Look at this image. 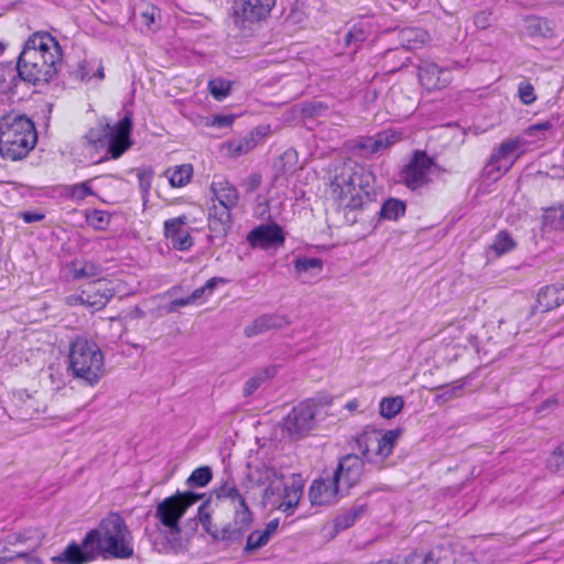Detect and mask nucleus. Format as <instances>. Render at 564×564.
Returning a JSON list of instances; mask_svg holds the SVG:
<instances>
[{"label":"nucleus","mask_w":564,"mask_h":564,"mask_svg":"<svg viewBox=\"0 0 564 564\" xmlns=\"http://www.w3.org/2000/svg\"><path fill=\"white\" fill-rule=\"evenodd\" d=\"M152 175L153 172L150 169H142L138 171L140 187L143 192H148L150 189Z\"/></svg>","instance_id":"obj_55"},{"label":"nucleus","mask_w":564,"mask_h":564,"mask_svg":"<svg viewBox=\"0 0 564 564\" xmlns=\"http://www.w3.org/2000/svg\"><path fill=\"white\" fill-rule=\"evenodd\" d=\"M437 390L440 393L435 395V401L440 404L446 403L463 395L464 382L459 380L452 384L441 386Z\"/></svg>","instance_id":"obj_34"},{"label":"nucleus","mask_w":564,"mask_h":564,"mask_svg":"<svg viewBox=\"0 0 564 564\" xmlns=\"http://www.w3.org/2000/svg\"><path fill=\"white\" fill-rule=\"evenodd\" d=\"M212 478V468L208 466H202L192 471V474L186 479V485L189 488L205 487L210 482Z\"/></svg>","instance_id":"obj_37"},{"label":"nucleus","mask_w":564,"mask_h":564,"mask_svg":"<svg viewBox=\"0 0 564 564\" xmlns=\"http://www.w3.org/2000/svg\"><path fill=\"white\" fill-rule=\"evenodd\" d=\"M192 166L189 164H183L175 166L169 176L170 184L173 187H182L186 185L192 177Z\"/></svg>","instance_id":"obj_40"},{"label":"nucleus","mask_w":564,"mask_h":564,"mask_svg":"<svg viewBox=\"0 0 564 564\" xmlns=\"http://www.w3.org/2000/svg\"><path fill=\"white\" fill-rule=\"evenodd\" d=\"M12 541L10 544L12 547L9 549V551L15 553L18 556H23L25 554V551L33 550L39 545L37 540H33L30 536H28L25 533H15L12 535Z\"/></svg>","instance_id":"obj_33"},{"label":"nucleus","mask_w":564,"mask_h":564,"mask_svg":"<svg viewBox=\"0 0 564 564\" xmlns=\"http://www.w3.org/2000/svg\"><path fill=\"white\" fill-rule=\"evenodd\" d=\"M435 163L424 151H415L401 172V181L412 189H419L431 182V172Z\"/></svg>","instance_id":"obj_11"},{"label":"nucleus","mask_w":564,"mask_h":564,"mask_svg":"<svg viewBox=\"0 0 564 564\" xmlns=\"http://www.w3.org/2000/svg\"><path fill=\"white\" fill-rule=\"evenodd\" d=\"M518 91L524 105H530L535 100L534 88L531 84L524 82L520 83Z\"/></svg>","instance_id":"obj_52"},{"label":"nucleus","mask_w":564,"mask_h":564,"mask_svg":"<svg viewBox=\"0 0 564 564\" xmlns=\"http://www.w3.org/2000/svg\"><path fill=\"white\" fill-rule=\"evenodd\" d=\"M86 221L98 230H104L110 221V215L105 210L94 209L86 213Z\"/></svg>","instance_id":"obj_44"},{"label":"nucleus","mask_w":564,"mask_h":564,"mask_svg":"<svg viewBox=\"0 0 564 564\" xmlns=\"http://www.w3.org/2000/svg\"><path fill=\"white\" fill-rule=\"evenodd\" d=\"M375 139L378 152H380L394 144L399 140V137L392 131H381L375 135Z\"/></svg>","instance_id":"obj_49"},{"label":"nucleus","mask_w":564,"mask_h":564,"mask_svg":"<svg viewBox=\"0 0 564 564\" xmlns=\"http://www.w3.org/2000/svg\"><path fill=\"white\" fill-rule=\"evenodd\" d=\"M62 63V48L48 32L33 33L20 53L17 69L24 82L47 83L58 72Z\"/></svg>","instance_id":"obj_2"},{"label":"nucleus","mask_w":564,"mask_h":564,"mask_svg":"<svg viewBox=\"0 0 564 564\" xmlns=\"http://www.w3.org/2000/svg\"><path fill=\"white\" fill-rule=\"evenodd\" d=\"M234 122V117L231 116H215L212 120V126L213 127H217V128H226V127H229L231 126V123Z\"/></svg>","instance_id":"obj_57"},{"label":"nucleus","mask_w":564,"mask_h":564,"mask_svg":"<svg viewBox=\"0 0 564 564\" xmlns=\"http://www.w3.org/2000/svg\"><path fill=\"white\" fill-rule=\"evenodd\" d=\"M256 147V140L253 137H245L242 139L231 141L228 145L231 154L239 156L247 154Z\"/></svg>","instance_id":"obj_46"},{"label":"nucleus","mask_w":564,"mask_h":564,"mask_svg":"<svg viewBox=\"0 0 564 564\" xmlns=\"http://www.w3.org/2000/svg\"><path fill=\"white\" fill-rule=\"evenodd\" d=\"M220 534H215L216 540H238L240 543L245 542V552L251 553L265 545L270 539V531H218Z\"/></svg>","instance_id":"obj_18"},{"label":"nucleus","mask_w":564,"mask_h":564,"mask_svg":"<svg viewBox=\"0 0 564 564\" xmlns=\"http://www.w3.org/2000/svg\"><path fill=\"white\" fill-rule=\"evenodd\" d=\"M346 492L338 484L334 475H325L315 479L308 491L310 501L313 506H325L335 503Z\"/></svg>","instance_id":"obj_14"},{"label":"nucleus","mask_w":564,"mask_h":564,"mask_svg":"<svg viewBox=\"0 0 564 564\" xmlns=\"http://www.w3.org/2000/svg\"><path fill=\"white\" fill-rule=\"evenodd\" d=\"M131 539L126 531H89L79 542L69 543L52 557L56 564H86L98 555L127 558L132 555Z\"/></svg>","instance_id":"obj_1"},{"label":"nucleus","mask_w":564,"mask_h":564,"mask_svg":"<svg viewBox=\"0 0 564 564\" xmlns=\"http://www.w3.org/2000/svg\"><path fill=\"white\" fill-rule=\"evenodd\" d=\"M262 183V176L259 173H252L240 183V186L246 193H252L257 191Z\"/></svg>","instance_id":"obj_51"},{"label":"nucleus","mask_w":564,"mask_h":564,"mask_svg":"<svg viewBox=\"0 0 564 564\" xmlns=\"http://www.w3.org/2000/svg\"><path fill=\"white\" fill-rule=\"evenodd\" d=\"M247 241L252 248L276 249L284 245L285 236L276 223L261 224L249 231Z\"/></svg>","instance_id":"obj_15"},{"label":"nucleus","mask_w":564,"mask_h":564,"mask_svg":"<svg viewBox=\"0 0 564 564\" xmlns=\"http://www.w3.org/2000/svg\"><path fill=\"white\" fill-rule=\"evenodd\" d=\"M366 40V34L361 28L354 26L346 35H345V44L350 46L352 44L357 45L358 43H362Z\"/></svg>","instance_id":"obj_53"},{"label":"nucleus","mask_w":564,"mask_h":564,"mask_svg":"<svg viewBox=\"0 0 564 564\" xmlns=\"http://www.w3.org/2000/svg\"><path fill=\"white\" fill-rule=\"evenodd\" d=\"M516 246L517 243L511 235L506 230H501L495 236L489 250L494 252L496 257H500L513 250Z\"/></svg>","instance_id":"obj_30"},{"label":"nucleus","mask_w":564,"mask_h":564,"mask_svg":"<svg viewBox=\"0 0 564 564\" xmlns=\"http://www.w3.org/2000/svg\"><path fill=\"white\" fill-rule=\"evenodd\" d=\"M68 371L88 386H95L105 373L104 354L99 346L84 337H77L69 347Z\"/></svg>","instance_id":"obj_6"},{"label":"nucleus","mask_w":564,"mask_h":564,"mask_svg":"<svg viewBox=\"0 0 564 564\" xmlns=\"http://www.w3.org/2000/svg\"><path fill=\"white\" fill-rule=\"evenodd\" d=\"M186 223V216L171 218L164 223L165 237L170 240L173 248L182 251L188 250L193 246V237L185 228Z\"/></svg>","instance_id":"obj_20"},{"label":"nucleus","mask_w":564,"mask_h":564,"mask_svg":"<svg viewBox=\"0 0 564 564\" xmlns=\"http://www.w3.org/2000/svg\"><path fill=\"white\" fill-rule=\"evenodd\" d=\"M37 134L33 121L24 115L0 118V155L10 161L25 158L34 148Z\"/></svg>","instance_id":"obj_5"},{"label":"nucleus","mask_w":564,"mask_h":564,"mask_svg":"<svg viewBox=\"0 0 564 564\" xmlns=\"http://www.w3.org/2000/svg\"><path fill=\"white\" fill-rule=\"evenodd\" d=\"M419 79L427 90L445 88L452 82L448 67L440 66L433 61L424 59L417 66Z\"/></svg>","instance_id":"obj_17"},{"label":"nucleus","mask_w":564,"mask_h":564,"mask_svg":"<svg viewBox=\"0 0 564 564\" xmlns=\"http://www.w3.org/2000/svg\"><path fill=\"white\" fill-rule=\"evenodd\" d=\"M69 271L74 279H88L98 276L102 269L93 261H74Z\"/></svg>","instance_id":"obj_27"},{"label":"nucleus","mask_w":564,"mask_h":564,"mask_svg":"<svg viewBox=\"0 0 564 564\" xmlns=\"http://www.w3.org/2000/svg\"><path fill=\"white\" fill-rule=\"evenodd\" d=\"M203 499H205V494L177 490L158 502L154 517L166 529H180V521L187 510Z\"/></svg>","instance_id":"obj_7"},{"label":"nucleus","mask_w":564,"mask_h":564,"mask_svg":"<svg viewBox=\"0 0 564 564\" xmlns=\"http://www.w3.org/2000/svg\"><path fill=\"white\" fill-rule=\"evenodd\" d=\"M21 217L25 223L30 224V223L41 221L44 218V215L39 214V213H32V212H23V213H21Z\"/></svg>","instance_id":"obj_61"},{"label":"nucleus","mask_w":564,"mask_h":564,"mask_svg":"<svg viewBox=\"0 0 564 564\" xmlns=\"http://www.w3.org/2000/svg\"><path fill=\"white\" fill-rule=\"evenodd\" d=\"M425 31L416 28H405L399 32V41L406 50H414L427 41Z\"/></svg>","instance_id":"obj_26"},{"label":"nucleus","mask_w":564,"mask_h":564,"mask_svg":"<svg viewBox=\"0 0 564 564\" xmlns=\"http://www.w3.org/2000/svg\"><path fill=\"white\" fill-rule=\"evenodd\" d=\"M227 282L226 279L224 278H219V276H214L212 279H209L204 285L203 288L205 289V292L210 294L215 288L219 284H225Z\"/></svg>","instance_id":"obj_60"},{"label":"nucleus","mask_w":564,"mask_h":564,"mask_svg":"<svg viewBox=\"0 0 564 564\" xmlns=\"http://www.w3.org/2000/svg\"><path fill=\"white\" fill-rule=\"evenodd\" d=\"M160 15L159 9L151 7L147 8L144 11L141 12V19L142 22L151 28L152 24L155 23L156 18Z\"/></svg>","instance_id":"obj_56"},{"label":"nucleus","mask_w":564,"mask_h":564,"mask_svg":"<svg viewBox=\"0 0 564 564\" xmlns=\"http://www.w3.org/2000/svg\"><path fill=\"white\" fill-rule=\"evenodd\" d=\"M552 124L549 121L535 123L529 127L528 132L532 134L534 131H545L551 129Z\"/></svg>","instance_id":"obj_62"},{"label":"nucleus","mask_w":564,"mask_h":564,"mask_svg":"<svg viewBox=\"0 0 564 564\" xmlns=\"http://www.w3.org/2000/svg\"><path fill=\"white\" fill-rule=\"evenodd\" d=\"M250 478L258 487L263 488V505L284 512L294 508L303 494V482L301 479H293L288 485L281 474L265 465L257 467L250 474Z\"/></svg>","instance_id":"obj_3"},{"label":"nucleus","mask_w":564,"mask_h":564,"mask_svg":"<svg viewBox=\"0 0 564 564\" xmlns=\"http://www.w3.org/2000/svg\"><path fill=\"white\" fill-rule=\"evenodd\" d=\"M400 434V429L389 430L383 434L378 432V457H380L381 460L387 458L392 453L394 444Z\"/></svg>","instance_id":"obj_29"},{"label":"nucleus","mask_w":564,"mask_h":564,"mask_svg":"<svg viewBox=\"0 0 564 564\" xmlns=\"http://www.w3.org/2000/svg\"><path fill=\"white\" fill-rule=\"evenodd\" d=\"M210 191L220 206L236 208L239 203L238 189L224 177H215Z\"/></svg>","instance_id":"obj_21"},{"label":"nucleus","mask_w":564,"mask_h":564,"mask_svg":"<svg viewBox=\"0 0 564 564\" xmlns=\"http://www.w3.org/2000/svg\"><path fill=\"white\" fill-rule=\"evenodd\" d=\"M542 230L544 232L564 230V206L550 207L543 212Z\"/></svg>","instance_id":"obj_25"},{"label":"nucleus","mask_w":564,"mask_h":564,"mask_svg":"<svg viewBox=\"0 0 564 564\" xmlns=\"http://www.w3.org/2000/svg\"><path fill=\"white\" fill-rule=\"evenodd\" d=\"M378 431L364 433L357 438V447L361 452L362 456L371 462V454L378 456Z\"/></svg>","instance_id":"obj_28"},{"label":"nucleus","mask_w":564,"mask_h":564,"mask_svg":"<svg viewBox=\"0 0 564 564\" xmlns=\"http://www.w3.org/2000/svg\"><path fill=\"white\" fill-rule=\"evenodd\" d=\"M404 405L402 397L383 398L380 402V414L386 419H392L400 413Z\"/></svg>","instance_id":"obj_36"},{"label":"nucleus","mask_w":564,"mask_h":564,"mask_svg":"<svg viewBox=\"0 0 564 564\" xmlns=\"http://www.w3.org/2000/svg\"><path fill=\"white\" fill-rule=\"evenodd\" d=\"M132 129L130 116H124L117 124L100 123V130L91 129L86 138L90 143L108 141V152L118 159L130 145L129 137Z\"/></svg>","instance_id":"obj_8"},{"label":"nucleus","mask_w":564,"mask_h":564,"mask_svg":"<svg viewBox=\"0 0 564 564\" xmlns=\"http://www.w3.org/2000/svg\"><path fill=\"white\" fill-rule=\"evenodd\" d=\"M405 213V204L397 198H390L383 203L380 216L389 220H397Z\"/></svg>","instance_id":"obj_35"},{"label":"nucleus","mask_w":564,"mask_h":564,"mask_svg":"<svg viewBox=\"0 0 564 564\" xmlns=\"http://www.w3.org/2000/svg\"><path fill=\"white\" fill-rule=\"evenodd\" d=\"M206 294L205 289L198 288L195 291L192 292V294L188 296V300L191 304L195 303L196 301L200 300Z\"/></svg>","instance_id":"obj_64"},{"label":"nucleus","mask_w":564,"mask_h":564,"mask_svg":"<svg viewBox=\"0 0 564 564\" xmlns=\"http://www.w3.org/2000/svg\"><path fill=\"white\" fill-rule=\"evenodd\" d=\"M372 181L373 176L365 167L347 163L335 174L330 183V194L341 207L355 210L369 198Z\"/></svg>","instance_id":"obj_4"},{"label":"nucleus","mask_w":564,"mask_h":564,"mask_svg":"<svg viewBox=\"0 0 564 564\" xmlns=\"http://www.w3.org/2000/svg\"><path fill=\"white\" fill-rule=\"evenodd\" d=\"M235 522L240 527V529L243 527H249L252 523V514L245 499L240 500L236 507Z\"/></svg>","instance_id":"obj_48"},{"label":"nucleus","mask_w":564,"mask_h":564,"mask_svg":"<svg viewBox=\"0 0 564 564\" xmlns=\"http://www.w3.org/2000/svg\"><path fill=\"white\" fill-rule=\"evenodd\" d=\"M323 262L318 258H299L294 262L297 273H318L322 271Z\"/></svg>","instance_id":"obj_43"},{"label":"nucleus","mask_w":564,"mask_h":564,"mask_svg":"<svg viewBox=\"0 0 564 564\" xmlns=\"http://www.w3.org/2000/svg\"><path fill=\"white\" fill-rule=\"evenodd\" d=\"M364 466V458L355 454H347L339 460L333 475L346 494L360 481Z\"/></svg>","instance_id":"obj_16"},{"label":"nucleus","mask_w":564,"mask_h":564,"mask_svg":"<svg viewBox=\"0 0 564 564\" xmlns=\"http://www.w3.org/2000/svg\"><path fill=\"white\" fill-rule=\"evenodd\" d=\"M224 206H214L209 210L208 228L217 237H225L232 225L231 210Z\"/></svg>","instance_id":"obj_23"},{"label":"nucleus","mask_w":564,"mask_h":564,"mask_svg":"<svg viewBox=\"0 0 564 564\" xmlns=\"http://www.w3.org/2000/svg\"><path fill=\"white\" fill-rule=\"evenodd\" d=\"M90 183H91V180H88V181H85L82 183L69 185L65 189L66 195L69 198H72L74 200H78V202L85 199L88 196H93V195H95V193L90 186Z\"/></svg>","instance_id":"obj_41"},{"label":"nucleus","mask_w":564,"mask_h":564,"mask_svg":"<svg viewBox=\"0 0 564 564\" xmlns=\"http://www.w3.org/2000/svg\"><path fill=\"white\" fill-rule=\"evenodd\" d=\"M93 70L94 66L90 65V63L84 61L83 63L78 64L76 69H74L73 75L76 79L80 82H88L93 77H97L98 79L104 78V67L101 64L98 65L95 73H93Z\"/></svg>","instance_id":"obj_38"},{"label":"nucleus","mask_w":564,"mask_h":564,"mask_svg":"<svg viewBox=\"0 0 564 564\" xmlns=\"http://www.w3.org/2000/svg\"><path fill=\"white\" fill-rule=\"evenodd\" d=\"M520 141L518 139H509L503 141L497 150H495L484 167L487 177L498 180L503 173L510 170L516 158L514 152L519 149Z\"/></svg>","instance_id":"obj_13"},{"label":"nucleus","mask_w":564,"mask_h":564,"mask_svg":"<svg viewBox=\"0 0 564 564\" xmlns=\"http://www.w3.org/2000/svg\"><path fill=\"white\" fill-rule=\"evenodd\" d=\"M357 148L370 154L378 153L375 135L361 138L357 143Z\"/></svg>","instance_id":"obj_54"},{"label":"nucleus","mask_w":564,"mask_h":564,"mask_svg":"<svg viewBox=\"0 0 564 564\" xmlns=\"http://www.w3.org/2000/svg\"><path fill=\"white\" fill-rule=\"evenodd\" d=\"M275 0H232V18L237 25L254 23L267 19Z\"/></svg>","instance_id":"obj_12"},{"label":"nucleus","mask_w":564,"mask_h":564,"mask_svg":"<svg viewBox=\"0 0 564 564\" xmlns=\"http://www.w3.org/2000/svg\"><path fill=\"white\" fill-rule=\"evenodd\" d=\"M275 373L274 369L265 368L256 372L243 386V395L251 397L260 386Z\"/></svg>","instance_id":"obj_32"},{"label":"nucleus","mask_w":564,"mask_h":564,"mask_svg":"<svg viewBox=\"0 0 564 564\" xmlns=\"http://www.w3.org/2000/svg\"><path fill=\"white\" fill-rule=\"evenodd\" d=\"M366 513L365 506L354 507L350 510L344 511L335 519V529H349L357 524V519Z\"/></svg>","instance_id":"obj_31"},{"label":"nucleus","mask_w":564,"mask_h":564,"mask_svg":"<svg viewBox=\"0 0 564 564\" xmlns=\"http://www.w3.org/2000/svg\"><path fill=\"white\" fill-rule=\"evenodd\" d=\"M546 467L552 473H558L564 468V441L552 452Z\"/></svg>","instance_id":"obj_47"},{"label":"nucleus","mask_w":564,"mask_h":564,"mask_svg":"<svg viewBox=\"0 0 564 564\" xmlns=\"http://www.w3.org/2000/svg\"><path fill=\"white\" fill-rule=\"evenodd\" d=\"M208 88H209L210 95L215 99L223 100L224 98H226L229 95L231 84L228 80H225L221 78H216V79L209 80Z\"/></svg>","instance_id":"obj_45"},{"label":"nucleus","mask_w":564,"mask_h":564,"mask_svg":"<svg viewBox=\"0 0 564 564\" xmlns=\"http://www.w3.org/2000/svg\"><path fill=\"white\" fill-rule=\"evenodd\" d=\"M317 411L318 404L314 400H304L284 417V431L292 438L304 437L315 426Z\"/></svg>","instance_id":"obj_10"},{"label":"nucleus","mask_w":564,"mask_h":564,"mask_svg":"<svg viewBox=\"0 0 564 564\" xmlns=\"http://www.w3.org/2000/svg\"><path fill=\"white\" fill-rule=\"evenodd\" d=\"M414 553L416 564H478L471 553L457 544H441Z\"/></svg>","instance_id":"obj_9"},{"label":"nucleus","mask_w":564,"mask_h":564,"mask_svg":"<svg viewBox=\"0 0 564 564\" xmlns=\"http://www.w3.org/2000/svg\"><path fill=\"white\" fill-rule=\"evenodd\" d=\"M209 496H212V498L215 497L218 500L228 498L234 502H239L240 500L243 499L236 485L234 482L228 481L215 488Z\"/></svg>","instance_id":"obj_42"},{"label":"nucleus","mask_w":564,"mask_h":564,"mask_svg":"<svg viewBox=\"0 0 564 564\" xmlns=\"http://www.w3.org/2000/svg\"><path fill=\"white\" fill-rule=\"evenodd\" d=\"M165 532V539L171 542L173 545L172 547L177 549L181 547V541H182V531H164Z\"/></svg>","instance_id":"obj_59"},{"label":"nucleus","mask_w":564,"mask_h":564,"mask_svg":"<svg viewBox=\"0 0 564 564\" xmlns=\"http://www.w3.org/2000/svg\"><path fill=\"white\" fill-rule=\"evenodd\" d=\"M212 496L206 498L197 509V513L193 519L196 521L195 525H202L203 529H210L212 527V514L214 509L212 508Z\"/></svg>","instance_id":"obj_39"},{"label":"nucleus","mask_w":564,"mask_h":564,"mask_svg":"<svg viewBox=\"0 0 564 564\" xmlns=\"http://www.w3.org/2000/svg\"><path fill=\"white\" fill-rule=\"evenodd\" d=\"M324 110H326V107H324L322 104H311L303 108V113L306 117H315L319 116Z\"/></svg>","instance_id":"obj_58"},{"label":"nucleus","mask_w":564,"mask_h":564,"mask_svg":"<svg viewBox=\"0 0 564 564\" xmlns=\"http://www.w3.org/2000/svg\"><path fill=\"white\" fill-rule=\"evenodd\" d=\"M112 296L113 290L109 288L108 283L97 280L82 291L79 302L82 305L99 311L107 305Z\"/></svg>","instance_id":"obj_19"},{"label":"nucleus","mask_w":564,"mask_h":564,"mask_svg":"<svg viewBox=\"0 0 564 564\" xmlns=\"http://www.w3.org/2000/svg\"><path fill=\"white\" fill-rule=\"evenodd\" d=\"M189 304H191V302L188 300V296L187 297H183V299H176V300L171 302V306H170L169 311L173 312L177 307H183V306H186V305H189Z\"/></svg>","instance_id":"obj_63"},{"label":"nucleus","mask_w":564,"mask_h":564,"mask_svg":"<svg viewBox=\"0 0 564 564\" xmlns=\"http://www.w3.org/2000/svg\"><path fill=\"white\" fill-rule=\"evenodd\" d=\"M288 317L276 314H265L256 318L250 325H248L243 333L247 337H254L263 334L271 329L282 328L289 325Z\"/></svg>","instance_id":"obj_22"},{"label":"nucleus","mask_w":564,"mask_h":564,"mask_svg":"<svg viewBox=\"0 0 564 564\" xmlns=\"http://www.w3.org/2000/svg\"><path fill=\"white\" fill-rule=\"evenodd\" d=\"M99 529H127L123 518L118 512H110L101 519Z\"/></svg>","instance_id":"obj_50"},{"label":"nucleus","mask_w":564,"mask_h":564,"mask_svg":"<svg viewBox=\"0 0 564 564\" xmlns=\"http://www.w3.org/2000/svg\"><path fill=\"white\" fill-rule=\"evenodd\" d=\"M564 303V284L547 285L540 290L536 296V307L547 312Z\"/></svg>","instance_id":"obj_24"}]
</instances>
